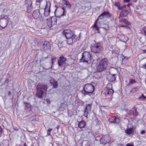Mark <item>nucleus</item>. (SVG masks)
<instances>
[{
  "mask_svg": "<svg viewBox=\"0 0 146 146\" xmlns=\"http://www.w3.org/2000/svg\"><path fill=\"white\" fill-rule=\"evenodd\" d=\"M48 88L47 86L45 84H38L36 87V95L39 98L42 97L44 91H46Z\"/></svg>",
  "mask_w": 146,
  "mask_h": 146,
  "instance_id": "nucleus-1",
  "label": "nucleus"
},
{
  "mask_svg": "<svg viewBox=\"0 0 146 146\" xmlns=\"http://www.w3.org/2000/svg\"><path fill=\"white\" fill-rule=\"evenodd\" d=\"M108 60L106 58L102 59L100 62L97 67V70L99 72L105 70L107 67Z\"/></svg>",
  "mask_w": 146,
  "mask_h": 146,
  "instance_id": "nucleus-2",
  "label": "nucleus"
},
{
  "mask_svg": "<svg viewBox=\"0 0 146 146\" xmlns=\"http://www.w3.org/2000/svg\"><path fill=\"white\" fill-rule=\"evenodd\" d=\"M10 18L6 15L1 17L0 19V29L5 28L7 25Z\"/></svg>",
  "mask_w": 146,
  "mask_h": 146,
  "instance_id": "nucleus-3",
  "label": "nucleus"
},
{
  "mask_svg": "<svg viewBox=\"0 0 146 146\" xmlns=\"http://www.w3.org/2000/svg\"><path fill=\"white\" fill-rule=\"evenodd\" d=\"M103 50V48L100 45H99L98 44H97L94 46L93 47L92 49V51L94 53L97 54H96L97 56L99 57L97 60L99 59L100 57L101 56V53Z\"/></svg>",
  "mask_w": 146,
  "mask_h": 146,
  "instance_id": "nucleus-4",
  "label": "nucleus"
},
{
  "mask_svg": "<svg viewBox=\"0 0 146 146\" xmlns=\"http://www.w3.org/2000/svg\"><path fill=\"white\" fill-rule=\"evenodd\" d=\"M91 55L90 52L85 51L82 53L81 58L80 59V62H88L90 60L91 58Z\"/></svg>",
  "mask_w": 146,
  "mask_h": 146,
  "instance_id": "nucleus-5",
  "label": "nucleus"
},
{
  "mask_svg": "<svg viewBox=\"0 0 146 146\" xmlns=\"http://www.w3.org/2000/svg\"><path fill=\"white\" fill-rule=\"evenodd\" d=\"M85 92L87 93H92L94 90V87L91 84H86L84 88Z\"/></svg>",
  "mask_w": 146,
  "mask_h": 146,
  "instance_id": "nucleus-6",
  "label": "nucleus"
},
{
  "mask_svg": "<svg viewBox=\"0 0 146 146\" xmlns=\"http://www.w3.org/2000/svg\"><path fill=\"white\" fill-rule=\"evenodd\" d=\"M104 17V16L102 14H101L98 17V19L95 21L94 25L93 26V27H95L96 29L98 31V32L99 33L100 32L99 31V29L100 27H99L97 25V22L100 23L101 22V21L100 20V19L101 20L103 19Z\"/></svg>",
  "mask_w": 146,
  "mask_h": 146,
  "instance_id": "nucleus-7",
  "label": "nucleus"
},
{
  "mask_svg": "<svg viewBox=\"0 0 146 146\" xmlns=\"http://www.w3.org/2000/svg\"><path fill=\"white\" fill-rule=\"evenodd\" d=\"M110 140V136L108 135H106L102 137L100 139V143L103 144H106L109 143Z\"/></svg>",
  "mask_w": 146,
  "mask_h": 146,
  "instance_id": "nucleus-8",
  "label": "nucleus"
},
{
  "mask_svg": "<svg viewBox=\"0 0 146 146\" xmlns=\"http://www.w3.org/2000/svg\"><path fill=\"white\" fill-rule=\"evenodd\" d=\"M92 106V104H86V107L85 108L84 111V115L86 118H88V115L89 111L91 110V108Z\"/></svg>",
  "mask_w": 146,
  "mask_h": 146,
  "instance_id": "nucleus-9",
  "label": "nucleus"
},
{
  "mask_svg": "<svg viewBox=\"0 0 146 146\" xmlns=\"http://www.w3.org/2000/svg\"><path fill=\"white\" fill-rule=\"evenodd\" d=\"M62 33L66 39L72 37L73 36V33L69 30H65Z\"/></svg>",
  "mask_w": 146,
  "mask_h": 146,
  "instance_id": "nucleus-10",
  "label": "nucleus"
},
{
  "mask_svg": "<svg viewBox=\"0 0 146 146\" xmlns=\"http://www.w3.org/2000/svg\"><path fill=\"white\" fill-rule=\"evenodd\" d=\"M50 4L49 2H47L45 8L44 9V15L45 17L48 16L50 12Z\"/></svg>",
  "mask_w": 146,
  "mask_h": 146,
  "instance_id": "nucleus-11",
  "label": "nucleus"
},
{
  "mask_svg": "<svg viewBox=\"0 0 146 146\" xmlns=\"http://www.w3.org/2000/svg\"><path fill=\"white\" fill-rule=\"evenodd\" d=\"M102 93L106 95H111L113 93V90L107 87L104 88L102 91Z\"/></svg>",
  "mask_w": 146,
  "mask_h": 146,
  "instance_id": "nucleus-12",
  "label": "nucleus"
},
{
  "mask_svg": "<svg viewBox=\"0 0 146 146\" xmlns=\"http://www.w3.org/2000/svg\"><path fill=\"white\" fill-rule=\"evenodd\" d=\"M50 46L49 42L45 41L42 46V48L44 50L49 49H50Z\"/></svg>",
  "mask_w": 146,
  "mask_h": 146,
  "instance_id": "nucleus-13",
  "label": "nucleus"
},
{
  "mask_svg": "<svg viewBox=\"0 0 146 146\" xmlns=\"http://www.w3.org/2000/svg\"><path fill=\"white\" fill-rule=\"evenodd\" d=\"M66 60V58L63 56H61L60 57L59 60L58 61V64L59 66H62L63 64Z\"/></svg>",
  "mask_w": 146,
  "mask_h": 146,
  "instance_id": "nucleus-14",
  "label": "nucleus"
},
{
  "mask_svg": "<svg viewBox=\"0 0 146 146\" xmlns=\"http://www.w3.org/2000/svg\"><path fill=\"white\" fill-rule=\"evenodd\" d=\"M40 13L38 10H35L34 11L33 13V16L35 19L38 18L39 17Z\"/></svg>",
  "mask_w": 146,
  "mask_h": 146,
  "instance_id": "nucleus-15",
  "label": "nucleus"
},
{
  "mask_svg": "<svg viewBox=\"0 0 146 146\" xmlns=\"http://www.w3.org/2000/svg\"><path fill=\"white\" fill-rule=\"evenodd\" d=\"M128 13L129 12L127 10L123 9L120 13L119 19H120L121 17L122 16H126L128 14Z\"/></svg>",
  "mask_w": 146,
  "mask_h": 146,
  "instance_id": "nucleus-16",
  "label": "nucleus"
},
{
  "mask_svg": "<svg viewBox=\"0 0 146 146\" xmlns=\"http://www.w3.org/2000/svg\"><path fill=\"white\" fill-rule=\"evenodd\" d=\"M77 124L78 127L80 128L84 127L85 125V122L84 121H82L80 122L77 121V122L76 123Z\"/></svg>",
  "mask_w": 146,
  "mask_h": 146,
  "instance_id": "nucleus-17",
  "label": "nucleus"
},
{
  "mask_svg": "<svg viewBox=\"0 0 146 146\" xmlns=\"http://www.w3.org/2000/svg\"><path fill=\"white\" fill-rule=\"evenodd\" d=\"M115 75V74L108 75L107 77L108 79L110 82H113L116 80Z\"/></svg>",
  "mask_w": 146,
  "mask_h": 146,
  "instance_id": "nucleus-18",
  "label": "nucleus"
},
{
  "mask_svg": "<svg viewBox=\"0 0 146 146\" xmlns=\"http://www.w3.org/2000/svg\"><path fill=\"white\" fill-rule=\"evenodd\" d=\"M27 4L28 5V6L27 8V11L31 10L33 8L32 5V2L31 0H28Z\"/></svg>",
  "mask_w": 146,
  "mask_h": 146,
  "instance_id": "nucleus-19",
  "label": "nucleus"
},
{
  "mask_svg": "<svg viewBox=\"0 0 146 146\" xmlns=\"http://www.w3.org/2000/svg\"><path fill=\"white\" fill-rule=\"evenodd\" d=\"M117 37L121 41L126 42L127 41V38L125 39V37L123 35H119L117 36Z\"/></svg>",
  "mask_w": 146,
  "mask_h": 146,
  "instance_id": "nucleus-20",
  "label": "nucleus"
},
{
  "mask_svg": "<svg viewBox=\"0 0 146 146\" xmlns=\"http://www.w3.org/2000/svg\"><path fill=\"white\" fill-rule=\"evenodd\" d=\"M119 19L120 22L124 23L128 25H130V23L127 20H126L125 19L122 17H121Z\"/></svg>",
  "mask_w": 146,
  "mask_h": 146,
  "instance_id": "nucleus-21",
  "label": "nucleus"
},
{
  "mask_svg": "<svg viewBox=\"0 0 146 146\" xmlns=\"http://www.w3.org/2000/svg\"><path fill=\"white\" fill-rule=\"evenodd\" d=\"M102 14L104 17H108L111 16V14L108 12L105 11Z\"/></svg>",
  "mask_w": 146,
  "mask_h": 146,
  "instance_id": "nucleus-22",
  "label": "nucleus"
},
{
  "mask_svg": "<svg viewBox=\"0 0 146 146\" xmlns=\"http://www.w3.org/2000/svg\"><path fill=\"white\" fill-rule=\"evenodd\" d=\"M52 18L49 19H47V24L48 27L49 28H50L51 27L52 25Z\"/></svg>",
  "mask_w": 146,
  "mask_h": 146,
  "instance_id": "nucleus-23",
  "label": "nucleus"
},
{
  "mask_svg": "<svg viewBox=\"0 0 146 146\" xmlns=\"http://www.w3.org/2000/svg\"><path fill=\"white\" fill-rule=\"evenodd\" d=\"M90 142L88 141H85L82 143V146H90Z\"/></svg>",
  "mask_w": 146,
  "mask_h": 146,
  "instance_id": "nucleus-24",
  "label": "nucleus"
},
{
  "mask_svg": "<svg viewBox=\"0 0 146 146\" xmlns=\"http://www.w3.org/2000/svg\"><path fill=\"white\" fill-rule=\"evenodd\" d=\"M114 5L115 7H117L118 9L121 10V4L119 2H115L114 3Z\"/></svg>",
  "mask_w": 146,
  "mask_h": 146,
  "instance_id": "nucleus-25",
  "label": "nucleus"
},
{
  "mask_svg": "<svg viewBox=\"0 0 146 146\" xmlns=\"http://www.w3.org/2000/svg\"><path fill=\"white\" fill-rule=\"evenodd\" d=\"M67 42L68 44L72 45L73 43V38L72 37L67 38Z\"/></svg>",
  "mask_w": 146,
  "mask_h": 146,
  "instance_id": "nucleus-26",
  "label": "nucleus"
},
{
  "mask_svg": "<svg viewBox=\"0 0 146 146\" xmlns=\"http://www.w3.org/2000/svg\"><path fill=\"white\" fill-rule=\"evenodd\" d=\"M133 130L132 128H130L128 129L125 132L127 134L130 135L133 133Z\"/></svg>",
  "mask_w": 146,
  "mask_h": 146,
  "instance_id": "nucleus-27",
  "label": "nucleus"
},
{
  "mask_svg": "<svg viewBox=\"0 0 146 146\" xmlns=\"http://www.w3.org/2000/svg\"><path fill=\"white\" fill-rule=\"evenodd\" d=\"M119 119L118 118H115L114 119L113 121L110 120V119H109V122H110L111 123H113L115 122L116 123H118V121H119Z\"/></svg>",
  "mask_w": 146,
  "mask_h": 146,
  "instance_id": "nucleus-28",
  "label": "nucleus"
},
{
  "mask_svg": "<svg viewBox=\"0 0 146 146\" xmlns=\"http://www.w3.org/2000/svg\"><path fill=\"white\" fill-rule=\"evenodd\" d=\"M146 98V96H145L143 94H142L141 95L139 96L138 99L140 100H145Z\"/></svg>",
  "mask_w": 146,
  "mask_h": 146,
  "instance_id": "nucleus-29",
  "label": "nucleus"
},
{
  "mask_svg": "<svg viewBox=\"0 0 146 146\" xmlns=\"http://www.w3.org/2000/svg\"><path fill=\"white\" fill-rule=\"evenodd\" d=\"M136 82L135 80L134 79H131L129 80V82L128 84V86H129L131 84Z\"/></svg>",
  "mask_w": 146,
  "mask_h": 146,
  "instance_id": "nucleus-30",
  "label": "nucleus"
},
{
  "mask_svg": "<svg viewBox=\"0 0 146 146\" xmlns=\"http://www.w3.org/2000/svg\"><path fill=\"white\" fill-rule=\"evenodd\" d=\"M52 63L53 64L56 61V58L55 57H52L51 58Z\"/></svg>",
  "mask_w": 146,
  "mask_h": 146,
  "instance_id": "nucleus-31",
  "label": "nucleus"
},
{
  "mask_svg": "<svg viewBox=\"0 0 146 146\" xmlns=\"http://www.w3.org/2000/svg\"><path fill=\"white\" fill-rule=\"evenodd\" d=\"M66 106V105L64 103L61 104L60 106V107L61 108L64 109Z\"/></svg>",
  "mask_w": 146,
  "mask_h": 146,
  "instance_id": "nucleus-32",
  "label": "nucleus"
},
{
  "mask_svg": "<svg viewBox=\"0 0 146 146\" xmlns=\"http://www.w3.org/2000/svg\"><path fill=\"white\" fill-rule=\"evenodd\" d=\"M53 85L54 88H57V87L58 86L57 83L56 82H54L53 83Z\"/></svg>",
  "mask_w": 146,
  "mask_h": 146,
  "instance_id": "nucleus-33",
  "label": "nucleus"
},
{
  "mask_svg": "<svg viewBox=\"0 0 146 146\" xmlns=\"http://www.w3.org/2000/svg\"><path fill=\"white\" fill-rule=\"evenodd\" d=\"M52 129H50L47 131V135H50V132L52 130Z\"/></svg>",
  "mask_w": 146,
  "mask_h": 146,
  "instance_id": "nucleus-34",
  "label": "nucleus"
},
{
  "mask_svg": "<svg viewBox=\"0 0 146 146\" xmlns=\"http://www.w3.org/2000/svg\"><path fill=\"white\" fill-rule=\"evenodd\" d=\"M133 114L134 115H136L137 114V110L135 109L133 111Z\"/></svg>",
  "mask_w": 146,
  "mask_h": 146,
  "instance_id": "nucleus-35",
  "label": "nucleus"
},
{
  "mask_svg": "<svg viewBox=\"0 0 146 146\" xmlns=\"http://www.w3.org/2000/svg\"><path fill=\"white\" fill-rule=\"evenodd\" d=\"M126 6H127V5H124L122 7L121 6V10L125 8Z\"/></svg>",
  "mask_w": 146,
  "mask_h": 146,
  "instance_id": "nucleus-36",
  "label": "nucleus"
},
{
  "mask_svg": "<svg viewBox=\"0 0 146 146\" xmlns=\"http://www.w3.org/2000/svg\"><path fill=\"white\" fill-rule=\"evenodd\" d=\"M2 128L0 127V137L1 136L2 133Z\"/></svg>",
  "mask_w": 146,
  "mask_h": 146,
  "instance_id": "nucleus-37",
  "label": "nucleus"
},
{
  "mask_svg": "<svg viewBox=\"0 0 146 146\" xmlns=\"http://www.w3.org/2000/svg\"><path fill=\"white\" fill-rule=\"evenodd\" d=\"M46 100V102H47L48 103V104H50V102H51L50 100L49 99H47Z\"/></svg>",
  "mask_w": 146,
  "mask_h": 146,
  "instance_id": "nucleus-38",
  "label": "nucleus"
},
{
  "mask_svg": "<svg viewBox=\"0 0 146 146\" xmlns=\"http://www.w3.org/2000/svg\"><path fill=\"white\" fill-rule=\"evenodd\" d=\"M145 133V131L144 130H142L141 132L140 133L141 135H143Z\"/></svg>",
  "mask_w": 146,
  "mask_h": 146,
  "instance_id": "nucleus-39",
  "label": "nucleus"
},
{
  "mask_svg": "<svg viewBox=\"0 0 146 146\" xmlns=\"http://www.w3.org/2000/svg\"><path fill=\"white\" fill-rule=\"evenodd\" d=\"M142 67L143 68L146 69V63L143 65Z\"/></svg>",
  "mask_w": 146,
  "mask_h": 146,
  "instance_id": "nucleus-40",
  "label": "nucleus"
},
{
  "mask_svg": "<svg viewBox=\"0 0 146 146\" xmlns=\"http://www.w3.org/2000/svg\"><path fill=\"white\" fill-rule=\"evenodd\" d=\"M143 30L144 31V32L145 34V35H146V26L145 27L144 29Z\"/></svg>",
  "mask_w": 146,
  "mask_h": 146,
  "instance_id": "nucleus-41",
  "label": "nucleus"
},
{
  "mask_svg": "<svg viewBox=\"0 0 146 146\" xmlns=\"http://www.w3.org/2000/svg\"><path fill=\"white\" fill-rule=\"evenodd\" d=\"M126 146H133L132 144H130V143H127L126 145Z\"/></svg>",
  "mask_w": 146,
  "mask_h": 146,
  "instance_id": "nucleus-42",
  "label": "nucleus"
},
{
  "mask_svg": "<svg viewBox=\"0 0 146 146\" xmlns=\"http://www.w3.org/2000/svg\"><path fill=\"white\" fill-rule=\"evenodd\" d=\"M42 0H36V3H39L40 2H41Z\"/></svg>",
  "mask_w": 146,
  "mask_h": 146,
  "instance_id": "nucleus-43",
  "label": "nucleus"
},
{
  "mask_svg": "<svg viewBox=\"0 0 146 146\" xmlns=\"http://www.w3.org/2000/svg\"><path fill=\"white\" fill-rule=\"evenodd\" d=\"M9 82V80L8 79H6L5 80V83H8Z\"/></svg>",
  "mask_w": 146,
  "mask_h": 146,
  "instance_id": "nucleus-44",
  "label": "nucleus"
},
{
  "mask_svg": "<svg viewBox=\"0 0 146 146\" xmlns=\"http://www.w3.org/2000/svg\"><path fill=\"white\" fill-rule=\"evenodd\" d=\"M62 9H63V14H62V15H61L60 16V17H61L62 16H63V15H64V8H62Z\"/></svg>",
  "mask_w": 146,
  "mask_h": 146,
  "instance_id": "nucleus-45",
  "label": "nucleus"
},
{
  "mask_svg": "<svg viewBox=\"0 0 146 146\" xmlns=\"http://www.w3.org/2000/svg\"><path fill=\"white\" fill-rule=\"evenodd\" d=\"M52 19L54 21H55L56 22L57 20L56 18L55 17H53L52 18Z\"/></svg>",
  "mask_w": 146,
  "mask_h": 146,
  "instance_id": "nucleus-46",
  "label": "nucleus"
},
{
  "mask_svg": "<svg viewBox=\"0 0 146 146\" xmlns=\"http://www.w3.org/2000/svg\"><path fill=\"white\" fill-rule=\"evenodd\" d=\"M23 103L26 106H27V105H29V103H26V102H24Z\"/></svg>",
  "mask_w": 146,
  "mask_h": 146,
  "instance_id": "nucleus-47",
  "label": "nucleus"
},
{
  "mask_svg": "<svg viewBox=\"0 0 146 146\" xmlns=\"http://www.w3.org/2000/svg\"><path fill=\"white\" fill-rule=\"evenodd\" d=\"M143 52L144 54L146 53V49L143 50Z\"/></svg>",
  "mask_w": 146,
  "mask_h": 146,
  "instance_id": "nucleus-48",
  "label": "nucleus"
},
{
  "mask_svg": "<svg viewBox=\"0 0 146 146\" xmlns=\"http://www.w3.org/2000/svg\"><path fill=\"white\" fill-rule=\"evenodd\" d=\"M60 127L59 125H57V126L56 127V129L58 130L59 129V128Z\"/></svg>",
  "mask_w": 146,
  "mask_h": 146,
  "instance_id": "nucleus-49",
  "label": "nucleus"
},
{
  "mask_svg": "<svg viewBox=\"0 0 146 146\" xmlns=\"http://www.w3.org/2000/svg\"><path fill=\"white\" fill-rule=\"evenodd\" d=\"M8 95L9 96H10L11 95V91H9L8 92Z\"/></svg>",
  "mask_w": 146,
  "mask_h": 146,
  "instance_id": "nucleus-50",
  "label": "nucleus"
},
{
  "mask_svg": "<svg viewBox=\"0 0 146 146\" xmlns=\"http://www.w3.org/2000/svg\"><path fill=\"white\" fill-rule=\"evenodd\" d=\"M124 1L126 2H129L130 0H123Z\"/></svg>",
  "mask_w": 146,
  "mask_h": 146,
  "instance_id": "nucleus-51",
  "label": "nucleus"
},
{
  "mask_svg": "<svg viewBox=\"0 0 146 146\" xmlns=\"http://www.w3.org/2000/svg\"><path fill=\"white\" fill-rule=\"evenodd\" d=\"M137 88H133L132 90V91H133L134 90H135V91H136V90H137Z\"/></svg>",
  "mask_w": 146,
  "mask_h": 146,
  "instance_id": "nucleus-52",
  "label": "nucleus"
},
{
  "mask_svg": "<svg viewBox=\"0 0 146 146\" xmlns=\"http://www.w3.org/2000/svg\"><path fill=\"white\" fill-rule=\"evenodd\" d=\"M66 5H68L69 4V3L67 2H66Z\"/></svg>",
  "mask_w": 146,
  "mask_h": 146,
  "instance_id": "nucleus-53",
  "label": "nucleus"
},
{
  "mask_svg": "<svg viewBox=\"0 0 146 146\" xmlns=\"http://www.w3.org/2000/svg\"><path fill=\"white\" fill-rule=\"evenodd\" d=\"M127 5V6L128 7H129L130 5V4H128L127 5Z\"/></svg>",
  "mask_w": 146,
  "mask_h": 146,
  "instance_id": "nucleus-54",
  "label": "nucleus"
},
{
  "mask_svg": "<svg viewBox=\"0 0 146 146\" xmlns=\"http://www.w3.org/2000/svg\"><path fill=\"white\" fill-rule=\"evenodd\" d=\"M121 27H127V26H124V25H122L121 26Z\"/></svg>",
  "mask_w": 146,
  "mask_h": 146,
  "instance_id": "nucleus-55",
  "label": "nucleus"
},
{
  "mask_svg": "<svg viewBox=\"0 0 146 146\" xmlns=\"http://www.w3.org/2000/svg\"><path fill=\"white\" fill-rule=\"evenodd\" d=\"M24 146H27V145L26 144V143H24Z\"/></svg>",
  "mask_w": 146,
  "mask_h": 146,
  "instance_id": "nucleus-56",
  "label": "nucleus"
},
{
  "mask_svg": "<svg viewBox=\"0 0 146 146\" xmlns=\"http://www.w3.org/2000/svg\"><path fill=\"white\" fill-rule=\"evenodd\" d=\"M75 36H76L74 34V36H73L74 38H75Z\"/></svg>",
  "mask_w": 146,
  "mask_h": 146,
  "instance_id": "nucleus-57",
  "label": "nucleus"
},
{
  "mask_svg": "<svg viewBox=\"0 0 146 146\" xmlns=\"http://www.w3.org/2000/svg\"><path fill=\"white\" fill-rule=\"evenodd\" d=\"M65 68L64 67V68H63V70H64V69H65Z\"/></svg>",
  "mask_w": 146,
  "mask_h": 146,
  "instance_id": "nucleus-58",
  "label": "nucleus"
},
{
  "mask_svg": "<svg viewBox=\"0 0 146 146\" xmlns=\"http://www.w3.org/2000/svg\"><path fill=\"white\" fill-rule=\"evenodd\" d=\"M45 58H48V56L46 57H45Z\"/></svg>",
  "mask_w": 146,
  "mask_h": 146,
  "instance_id": "nucleus-59",
  "label": "nucleus"
},
{
  "mask_svg": "<svg viewBox=\"0 0 146 146\" xmlns=\"http://www.w3.org/2000/svg\"><path fill=\"white\" fill-rule=\"evenodd\" d=\"M16 130H18V129H16Z\"/></svg>",
  "mask_w": 146,
  "mask_h": 146,
  "instance_id": "nucleus-60",
  "label": "nucleus"
},
{
  "mask_svg": "<svg viewBox=\"0 0 146 146\" xmlns=\"http://www.w3.org/2000/svg\"><path fill=\"white\" fill-rule=\"evenodd\" d=\"M16 130H18V129H16Z\"/></svg>",
  "mask_w": 146,
  "mask_h": 146,
  "instance_id": "nucleus-61",
  "label": "nucleus"
}]
</instances>
